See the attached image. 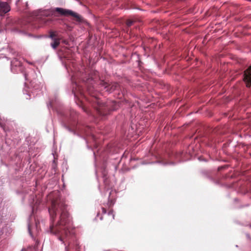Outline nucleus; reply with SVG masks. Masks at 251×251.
Returning <instances> with one entry per match:
<instances>
[{
	"label": "nucleus",
	"mask_w": 251,
	"mask_h": 251,
	"mask_svg": "<svg viewBox=\"0 0 251 251\" xmlns=\"http://www.w3.org/2000/svg\"><path fill=\"white\" fill-rule=\"evenodd\" d=\"M67 205L62 200H57L52 202L51 208H49L50 218L54 221L56 216L57 211L61 212L59 221L55 226H50V232L58 237L59 240L64 243V239L70 234L69 228L71 220L69 214L67 211Z\"/></svg>",
	"instance_id": "obj_1"
},
{
	"label": "nucleus",
	"mask_w": 251,
	"mask_h": 251,
	"mask_svg": "<svg viewBox=\"0 0 251 251\" xmlns=\"http://www.w3.org/2000/svg\"><path fill=\"white\" fill-rule=\"evenodd\" d=\"M55 11L60 14L61 15L63 16H69L71 15L73 17L76 18L77 21H81V16L78 15L77 13L73 12L72 10L63 9L62 8L57 7L56 8Z\"/></svg>",
	"instance_id": "obj_2"
},
{
	"label": "nucleus",
	"mask_w": 251,
	"mask_h": 251,
	"mask_svg": "<svg viewBox=\"0 0 251 251\" xmlns=\"http://www.w3.org/2000/svg\"><path fill=\"white\" fill-rule=\"evenodd\" d=\"M244 76V80L246 86L250 87L251 86V66L245 71Z\"/></svg>",
	"instance_id": "obj_3"
},
{
	"label": "nucleus",
	"mask_w": 251,
	"mask_h": 251,
	"mask_svg": "<svg viewBox=\"0 0 251 251\" xmlns=\"http://www.w3.org/2000/svg\"><path fill=\"white\" fill-rule=\"evenodd\" d=\"M10 10V6L6 2H0V15L3 16Z\"/></svg>",
	"instance_id": "obj_4"
},
{
	"label": "nucleus",
	"mask_w": 251,
	"mask_h": 251,
	"mask_svg": "<svg viewBox=\"0 0 251 251\" xmlns=\"http://www.w3.org/2000/svg\"><path fill=\"white\" fill-rule=\"evenodd\" d=\"M102 213L105 215V218H108L110 222H112L114 219L115 215L113 214L112 210L109 211L107 214H106V209L102 207L101 208Z\"/></svg>",
	"instance_id": "obj_5"
},
{
	"label": "nucleus",
	"mask_w": 251,
	"mask_h": 251,
	"mask_svg": "<svg viewBox=\"0 0 251 251\" xmlns=\"http://www.w3.org/2000/svg\"><path fill=\"white\" fill-rule=\"evenodd\" d=\"M52 40L53 42L50 43V46L53 49H56L60 44V39L59 38H54Z\"/></svg>",
	"instance_id": "obj_6"
},
{
	"label": "nucleus",
	"mask_w": 251,
	"mask_h": 251,
	"mask_svg": "<svg viewBox=\"0 0 251 251\" xmlns=\"http://www.w3.org/2000/svg\"><path fill=\"white\" fill-rule=\"evenodd\" d=\"M133 23V21L130 20H127L126 22V25L128 26H130L131 25H132Z\"/></svg>",
	"instance_id": "obj_7"
},
{
	"label": "nucleus",
	"mask_w": 251,
	"mask_h": 251,
	"mask_svg": "<svg viewBox=\"0 0 251 251\" xmlns=\"http://www.w3.org/2000/svg\"><path fill=\"white\" fill-rule=\"evenodd\" d=\"M55 34L54 33L52 32L50 35V37L52 39V40H53V39L55 38Z\"/></svg>",
	"instance_id": "obj_8"
},
{
	"label": "nucleus",
	"mask_w": 251,
	"mask_h": 251,
	"mask_svg": "<svg viewBox=\"0 0 251 251\" xmlns=\"http://www.w3.org/2000/svg\"><path fill=\"white\" fill-rule=\"evenodd\" d=\"M47 21H48V20L44 18L42 19V20H41L42 23L46 24L47 22Z\"/></svg>",
	"instance_id": "obj_9"
},
{
	"label": "nucleus",
	"mask_w": 251,
	"mask_h": 251,
	"mask_svg": "<svg viewBox=\"0 0 251 251\" xmlns=\"http://www.w3.org/2000/svg\"><path fill=\"white\" fill-rule=\"evenodd\" d=\"M69 247L66 246V247H65V251H69Z\"/></svg>",
	"instance_id": "obj_10"
},
{
	"label": "nucleus",
	"mask_w": 251,
	"mask_h": 251,
	"mask_svg": "<svg viewBox=\"0 0 251 251\" xmlns=\"http://www.w3.org/2000/svg\"><path fill=\"white\" fill-rule=\"evenodd\" d=\"M105 82H102V83H101V84L104 86V88H106L107 86V85L105 86Z\"/></svg>",
	"instance_id": "obj_11"
},
{
	"label": "nucleus",
	"mask_w": 251,
	"mask_h": 251,
	"mask_svg": "<svg viewBox=\"0 0 251 251\" xmlns=\"http://www.w3.org/2000/svg\"><path fill=\"white\" fill-rule=\"evenodd\" d=\"M47 13H48V12H46H46H43V14H42L41 15H46L48 16V14H47Z\"/></svg>",
	"instance_id": "obj_12"
},
{
	"label": "nucleus",
	"mask_w": 251,
	"mask_h": 251,
	"mask_svg": "<svg viewBox=\"0 0 251 251\" xmlns=\"http://www.w3.org/2000/svg\"><path fill=\"white\" fill-rule=\"evenodd\" d=\"M28 231H29V232L30 234L31 235V233L29 225H28Z\"/></svg>",
	"instance_id": "obj_13"
},
{
	"label": "nucleus",
	"mask_w": 251,
	"mask_h": 251,
	"mask_svg": "<svg viewBox=\"0 0 251 251\" xmlns=\"http://www.w3.org/2000/svg\"><path fill=\"white\" fill-rule=\"evenodd\" d=\"M97 103H98V104L99 105H100L101 104V103H100V101H99V100H97Z\"/></svg>",
	"instance_id": "obj_14"
},
{
	"label": "nucleus",
	"mask_w": 251,
	"mask_h": 251,
	"mask_svg": "<svg viewBox=\"0 0 251 251\" xmlns=\"http://www.w3.org/2000/svg\"><path fill=\"white\" fill-rule=\"evenodd\" d=\"M102 219H103V217H102V216H101V217H100V219L101 220H102Z\"/></svg>",
	"instance_id": "obj_15"
},
{
	"label": "nucleus",
	"mask_w": 251,
	"mask_h": 251,
	"mask_svg": "<svg viewBox=\"0 0 251 251\" xmlns=\"http://www.w3.org/2000/svg\"><path fill=\"white\" fill-rule=\"evenodd\" d=\"M99 214H100V213H98L97 214V216H99Z\"/></svg>",
	"instance_id": "obj_16"
}]
</instances>
